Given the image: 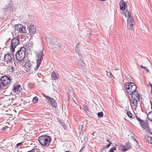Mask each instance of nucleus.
I'll use <instances>...</instances> for the list:
<instances>
[{"mask_svg":"<svg viewBox=\"0 0 152 152\" xmlns=\"http://www.w3.org/2000/svg\"><path fill=\"white\" fill-rule=\"evenodd\" d=\"M37 149H32L30 151H28L27 152H36V151H37Z\"/></svg>","mask_w":152,"mask_h":152,"instance_id":"2f4dec72","label":"nucleus"},{"mask_svg":"<svg viewBox=\"0 0 152 152\" xmlns=\"http://www.w3.org/2000/svg\"><path fill=\"white\" fill-rule=\"evenodd\" d=\"M51 140V138L49 136L46 135L40 136L38 138L39 142L42 145L46 147L49 146Z\"/></svg>","mask_w":152,"mask_h":152,"instance_id":"f257e3e1","label":"nucleus"},{"mask_svg":"<svg viewBox=\"0 0 152 152\" xmlns=\"http://www.w3.org/2000/svg\"><path fill=\"white\" fill-rule=\"evenodd\" d=\"M65 152H70V151H66Z\"/></svg>","mask_w":152,"mask_h":152,"instance_id":"864d4df0","label":"nucleus"},{"mask_svg":"<svg viewBox=\"0 0 152 152\" xmlns=\"http://www.w3.org/2000/svg\"><path fill=\"white\" fill-rule=\"evenodd\" d=\"M19 44H20V42L19 39L16 38L12 39L11 41V45L10 48L11 51L14 52L15 48Z\"/></svg>","mask_w":152,"mask_h":152,"instance_id":"423d86ee","label":"nucleus"},{"mask_svg":"<svg viewBox=\"0 0 152 152\" xmlns=\"http://www.w3.org/2000/svg\"><path fill=\"white\" fill-rule=\"evenodd\" d=\"M22 90V88L19 84H18L17 86H15L13 89L14 92L16 93H18L20 92Z\"/></svg>","mask_w":152,"mask_h":152,"instance_id":"2eb2a0df","label":"nucleus"},{"mask_svg":"<svg viewBox=\"0 0 152 152\" xmlns=\"http://www.w3.org/2000/svg\"><path fill=\"white\" fill-rule=\"evenodd\" d=\"M107 75L110 78H111L112 77V75L111 72L108 71H106Z\"/></svg>","mask_w":152,"mask_h":152,"instance_id":"c756f323","label":"nucleus"},{"mask_svg":"<svg viewBox=\"0 0 152 152\" xmlns=\"http://www.w3.org/2000/svg\"><path fill=\"white\" fill-rule=\"evenodd\" d=\"M8 42V41H7V42H6V43H5V44H6H6L7 43V42Z\"/></svg>","mask_w":152,"mask_h":152,"instance_id":"3c124183","label":"nucleus"},{"mask_svg":"<svg viewBox=\"0 0 152 152\" xmlns=\"http://www.w3.org/2000/svg\"><path fill=\"white\" fill-rule=\"evenodd\" d=\"M114 69H115V70H117V69H116V68H114Z\"/></svg>","mask_w":152,"mask_h":152,"instance_id":"5fc2aeb1","label":"nucleus"},{"mask_svg":"<svg viewBox=\"0 0 152 152\" xmlns=\"http://www.w3.org/2000/svg\"><path fill=\"white\" fill-rule=\"evenodd\" d=\"M61 125L65 129L66 128V125L64 123H62Z\"/></svg>","mask_w":152,"mask_h":152,"instance_id":"c9c22d12","label":"nucleus"},{"mask_svg":"<svg viewBox=\"0 0 152 152\" xmlns=\"http://www.w3.org/2000/svg\"><path fill=\"white\" fill-rule=\"evenodd\" d=\"M122 13L123 14L126 18L127 17L128 18L131 16V13L127 10L125 12H122Z\"/></svg>","mask_w":152,"mask_h":152,"instance_id":"aec40b11","label":"nucleus"},{"mask_svg":"<svg viewBox=\"0 0 152 152\" xmlns=\"http://www.w3.org/2000/svg\"><path fill=\"white\" fill-rule=\"evenodd\" d=\"M51 46H55L56 48H61L62 47L61 44L57 41H54L51 42L50 44Z\"/></svg>","mask_w":152,"mask_h":152,"instance_id":"4468645a","label":"nucleus"},{"mask_svg":"<svg viewBox=\"0 0 152 152\" xmlns=\"http://www.w3.org/2000/svg\"><path fill=\"white\" fill-rule=\"evenodd\" d=\"M0 80L1 84L3 85L4 87L8 86L10 83V78L6 75L1 77Z\"/></svg>","mask_w":152,"mask_h":152,"instance_id":"0eeeda50","label":"nucleus"},{"mask_svg":"<svg viewBox=\"0 0 152 152\" xmlns=\"http://www.w3.org/2000/svg\"><path fill=\"white\" fill-rule=\"evenodd\" d=\"M84 108L85 110L87 111H88V107L86 105H85Z\"/></svg>","mask_w":152,"mask_h":152,"instance_id":"f704fd0d","label":"nucleus"},{"mask_svg":"<svg viewBox=\"0 0 152 152\" xmlns=\"http://www.w3.org/2000/svg\"><path fill=\"white\" fill-rule=\"evenodd\" d=\"M4 87V86L3 85H2V84H0V90L1 89H2Z\"/></svg>","mask_w":152,"mask_h":152,"instance_id":"58836bf2","label":"nucleus"},{"mask_svg":"<svg viewBox=\"0 0 152 152\" xmlns=\"http://www.w3.org/2000/svg\"><path fill=\"white\" fill-rule=\"evenodd\" d=\"M116 150V148L113 147L110 149L109 152H114V151H115Z\"/></svg>","mask_w":152,"mask_h":152,"instance_id":"7c9ffc66","label":"nucleus"},{"mask_svg":"<svg viewBox=\"0 0 152 152\" xmlns=\"http://www.w3.org/2000/svg\"><path fill=\"white\" fill-rule=\"evenodd\" d=\"M140 66H141V67L142 68L143 67V66L142 65H141Z\"/></svg>","mask_w":152,"mask_h":152,"instance_id":"8fccbe9b","label":"nucleus"},{"mask_svg":"<svg viewBox=\"0 0 152 152\" xmlns=\"http://www.w3.org/2000/svg\"><path fill=\"white\" fill-rule=\"evenodd\" d=\"M37 150H37V152H39V150L38 149H37Z\"/></svg>","mask_w":152,"mask_h":152,"instance_id":"603ef678","label":"nucleus"},{"mask_svg":"<svg viewBox=\"0 0 152 152\" xmlns=\"http://www.w3.org/2000/svg\"><path fill=\"white\" fill-rule=\"evenodd\" d=\"M131 148V146L130 145H128V144H127L125 146H123V147H122V151L124 152L126 151L127 150L130 148Z\"/></svg>","mask_w":152,"mask_h":152,"instance_id":"4be33fe9","label":"nucleus"},{"mask_svg":"<svg viewBox=\"0 0 152 152\" xmlns=\"http://www.w3.org/2000/svg\"><path fill=\"white\" fill-rule=\"evenodd\" d=\"M13 7V4L11 0L8 1V4L6 6V9H10Z\"/></svg>","mask_w":152,"mask_h":152,"instance_id":"6ab92c4d","label":"nucleus"},{"mask_svg":"<svg viewBox=\"0 0 152 152\" xmlns=\"http://www.w3.org/2000/svg\"><path fill=\"white\" fill-rule=\"evenodd\" d=\"M145 71L147 72H149V70L148 69V68H146V69H145Z\"/></svg>","mask_w":152,"mask_h":152,"instance_id":"37998d69","label":"nucleus"},{"mask_svg":"<svg viewBox=\"0 0 152 152\" xmlns=\"http://www.w3.org/2000/svg\"><path fill=\"white\" fill-rule=\"evenodd\" d=\"M136 97L138 99H140V95L138 94H136Z\"/></svg>","mask_w":152,"mask_h":152,"instance_id":"4c0bfd02","label":"nucleus"},{"mask_svg":"<svg viewBox=\"0 0 152 152\" xmlns=\"http://www.w3.org/2000/svg\"><path fill=\"white\" fill-rule=\"evenodd\" d=\"M18 61L20 62V65L22 66H24L29 62V60H28V58L26 57H24L22 60Z\"/></svg>","mask_w":152,"mask_h":152,"instance_id":"ddd939ff","label":"nucleus"},{"mask_svg":"<svg viewBox=\"0 0 152 152\" xmlns=\"http://www.w3.org/2000/svg\"><path fill=\"white\" fill-rule=\"evenodd\" d=\"M22 144V142H20L17 143L16 145V148L18 146Z\"/></svg>","mask_w":152,"mask_h":152,"instance_id":"ea45409f","label":"nucleus"},{"mask_svg":"<svg viewBox=\"0 0 152 152\" xmlns=\"http://www.w3.org/2000/svg\"><path fill=\"white\" fill-rule=\"evenodd\" d=\"M142 68H143V69H146V67H145V66H143V67Z\"/></svg>","mask_w":152,"mask_h":152,"instance_id":"de8ad7c7","label":"nucleus"},{"mask_svg":"<svg viewBox=\"0 0 152 152\" xmlns=\"http://www.w3.org/2000/svg\"><path fill=\"white\" fill-rule=\"evenodd\" d=\"M43 49L42 51L41 50L36 55V57L37 58L36 68V69H38L39 66L40 65L43 58Z\"/></svg>","mask_w":152,"mask_h":152,"instance_id":"20e7f679","label":"nucleus"},{"mask_svg":"<svg viewBox=\"0 0 152 152\" xmlns=\"http://www.w3.org/2000/svg\"><path fill=\"white\" fill-rule=\"evenodd\" d=\"M6 129V128L5 127H3V128H2V130H5V129Z\"/></svg>","mask_w":152,"mask_h":152,"instance_id":"a18cd8bd","label":"nucleus"},{"mask_svg":"<svg viewBox=\"0 0 152 152\" xmlns=\"http://www.w3.org/2000/svg\"><path fill=\"white\" fill-rule=\"evenodd\" d=\"M13 56H11L10 54H7L4 56V61L7 64L11 63L12 60Z\"/></svg>","mask_w":152,"mask_h":152,"instance_id":"f8f14e48","label":"nucleus"},{"mask_svg":"<svg viewBox=\"0 0 152 152\" xmlns=\"http://www.w3.org/2000/svg\"><path fill=\"white\" fill-rule=\"evenodd\" d=\"M111 143L110 142V143L108 144L106 146V147H105L106 148H107L108 147H109L111 144Z\"/></svg>","mask_w":152,"mask_h":152,"instance_id":"a19ab883","label":"nucleus"},{"mask_svg":"<svg viewBox=\"0 0 152 152\" xmlns=\"http://www.w3.org/2000/svg\"><path fill=\"white\" fill-rule=\"evenodd\" d=\"M150 102L151 105V109H152V102L151 101H150Z\"/></svg>","mask_w":152,"mask_h":152,"instance_id":"49530a36","label":"nucleus"},{"mask_svg":"<svg viewBox=\"0 0 152 152\" xmlns=\"http://www.w3.org/2000/svg\"><path fill=\"white\" fill-rule=\"evenodd\" d=\"M149 85H150V86H151V93H152V84L151 83H150Z\"/></svg>","mask_w":152,"mask_h":152,"instance_id":"79ce46f5","label":"nucleus"},{"mask_svg":"<svg viewBox=\"0 0 152 152\" xmlns=\"http://www.w3.org/2000/svg\"><path fill=\"white\" fill-rule=\"evenodd\" d=\"M125 88L127 92L131 96L137 90V86L133 83H128L125 86Z\"/></svg>","mask_w":152,"mask_h":152,"instance_id":"f03ea898","label":"nucleus"},{"mask_svg":"<svg viewBox=\"0 0 152 152\" xmlns=\"http://www.w3.org/2000/svg\"><path fill=\"white\" fill-rule=\"evenodd\" d=\"M38 101V98L37 96H35L34 97L32 100V102L35 103H37Z\"/></svg>","mask_w":152,"mask_h":152,"instance_id":"393cba45","label":"nucleus"},{"mask_svg":"<svg viewBox=\"0 0 152 152\" xmlns=\"http://www.w3.org/2000/svg\"><path fill=\"white\" fill-rule=\"evenodd\" d=\"M15 29L18 31V32L22 33H27V30L25 26H23L22 24H19L15 25Z\"/></svg>","mask_w":152,"mask_h":152,"instance_id":"6e6552de","label":"nucleus"},{"mask_svg":"<svg viewBox=\"0 0 152 152\" xmlns=\"http://www.w3.org/2000/svg\"><path fill=\"white\" fill-rule=\"evenodd\" d=\"M24 149V148H19L18 151V152H24L23 151V150Z\"/></svg>","mask_w":152,"mask_h":152,"instance_id":"473e14b6","label":"nucleus"},{"mask_svg":"<svg viewBox=\"0 0 152 152\" xmlns=\"http://www.w3.org/2000/svg\"><path fill=\"white\" fill-rule=\"evenodd\" d=\"M135 118L139 122V124H140V123H141L143 120H141L140 118L138 117L137 116H136Z\"/></svg>","mask_w":152,"mask_h":152,"instance_id":"cd10ccee","label":"nucleus"},{"mask_svg":"<svg viewBox=\"0 0 152 152\" xmlns=\"http://www.w3.org/2000/svg\"><path fill=\"white\" fill-rule=\"evenodd\" d=\"M9 40L10 39V38H9Z\"/></svg>","mask_w":152,"mask_h":152,"instance_id":"4d7b16f0","label":"nucleus"},{"mask_svg":"<svg viewBox=\"0 0 152 152\" xmlns=\"http://www.w3.org/2000/svg\"><path fill=\"white\" fill-rule=\"evenodd\" d=\"M51 78L52 80H55L58 79L54 71H53L51 74Z\"/></svg>","mask_w":152,"mask_h":152,"instance_id":"412c9836","label":"nucleus"},{"mask_svg":"<svg viewBox=\"0 0 152 152\" xmlns=\"http://www.w3.org/2000/svg\"><path fill=\"white\" fill-rule=\"evenodd\" d=\"M26 50V48L23 47L21 48L20 50L17 51L15 55L16 59L17 61L22 60L25 57Z\"/></svg>","mask_w":152,"mask_h":152,"instance_id":"7ed1b4c3","label":"nucleus"},{"mask_svg":"<svg viewBox=\"0 0 152 152\" xmlns=\"http://www.w3.org/2000/svg\"><path fill=\"white\" fill-rule=\"evenodd\" d=\"M126 113L127 116L130 118H134L132 117V116L134 117V116L129 111L127 110H126Z\"/></svg>","mask_w":152,"mask_h":152,"instance_id":"5701e85b","label":"nucleus"},{"mask_svg":"<svg viewBox=\"0 0 152 152\" xmlns=\"http://www.w3.org/2000/svg\"><path fill=\"white\" fill-rule=\"evenodd\" d=\"M130 103L132 108L133 109H135L137 107V100L132 97V96L129 100Z\"/></svg>","mask_w":152,"mask_h":152,"instance_id":"9b49d317","label":"nucleus"},{"mask_svg":"<svg viewBox=\"0 0 152 152\" xmlns=\"http://www.w3.org/2000/svg\"><path fill=\"white\" fill-rule=\"evenodd\" d=\"M98 117L99 118L102 117L103 116V113L102 112H101L98 113Z\"/></svg>","mask_w":152,"mask_h":152,"instance_id":"c85d7f7f","label":"nucleus"},{"mask_svg":"<svg viewBox=\"0 0 152 152\" xmlns=\"http://www.w3.org/2000/svg\"><path fill=\"white\" fill-rule=\"evenodd\" d=\"M141 127L144 129L148 132H151V129L149 126V121L148 120H143L140 124Z\"/></svg>","mask_w":152,"mask_h":152,"instance_id":"39448f33","label":"nucleus"},{"mask_svg":"<svg viewBox=\"0 0 152 152\" xmlns=\"http://www.w3.org/2000/svg\"><path fill=\"white\" fill-rule=\"evenodd\" d=\"M28 30L29 33L31 34H34L36 31L35 27L33 25H30Z\"/></svg>","mask_w":152,"mask_h":152,"instance_id":"dca6fc26","label":"nucleus"},{"mask_svg":"<svg viewBox=\"0 0 152 152\" xmlns=\"http://www.w3.org/2000/svg\"><path fill=\"white\" fill-rule=\"evenodd\" d=\"M80 58L81 59V57H80ZM79 64H80V65H81L83 66H84V65H85L84 62L81 59L79 60Z\"/></svg>","mask_w":152,"mask_h":152,"instance_id":"a878e982","label":"nucleus"},{"mask_svg":"<svg viewBox=\"0 0 152 152\" xmlns=\"http://www.w3.org/2000/svg\"><path fill=\"white\" fill-rule=\"evenodd\" d=\"M9 70L10 72H12L14 71V67L12 66H10L9 67Z\"/></svg>","mask_w":152,"mask_h":152,"instance_id":"bb28decb","label":"nucleus"},{"mask_svg":"<svg viewBox=\"0 0 152 152\" xmlns=\"http://www.w3.org/2000/svg\"><path fill=\"white\" fill-rule=\"evenodd\" d=\"M48 100L52 106L54 107H57L56 103L54 99L50 98Z\"/></svg>","mask_w":152,"mask_h":152,"instance_id":"f3484780","label":"nucleus"},{"mask_svg":"<svg viewBox=\"0 0 152 152\" xmlns=\"http://www.w3.org/2000/svg\"><path fill=\"white\" fill-rule=\"evenodd\" d=\"M107 141L108 142H109V140H107Z\"/></svg>","mask_w":152,"mask_h":152,"instance_id":"6e6d98bb","label":"nucleus"},{"mask_svg":"<svg viewBox=\"0 0 152 152\" xmlns=\"http://www.w3.org/2000/svg\"><path fill=\"white\" fill-rule=\"evenodd\" d=\"M150 140H148V142L149 143L152 144V137H151L149 138Z\"/></svg>","mask_w":152,"mask_h":152,"instance_id":"72a5a7b5","label":"nucleus"},{"mask_svg":"<svg viewBox=\"0 0 152 152\" xmlns=\"http://www.w3.org/2000/svg\"><path fill=\"white\" fill-rule=\"evenodd\" d=\"M147 116L149 120L152 121V111L148 113L147 115Z\"/></svg>","mask_w":152,"mask_h":152,"instance_id":"b1692460","label":"nucleus"},{"mask_svg":"<svg viewBox=\"0 0 152 152\" xmlns=\"http://www.w3.org/2000/svg\"><path fill=\"white\" fill-rule=\"evenodd\" d=\"M127 27L129 30H132L133 29L132 26L134 23V20L132 16L129 17L127 18Z\"/></svg>","mask_w":152,"mask_h":152,"instance_id":"9d476101","label":"nucleus"},{"mask_svg":"<svg viewBox=\"0 0 152 152\" xmlns=\"http://www.w3.org/2000/svg\"><path fill=\"white\" fill-rule=\"evenodd\" d=\"M120 9L122 10H124L126 9V4L125 2L123 1H121L119 3Z\"/></svg>","mask_w":152,"mask_h":152,"instance_id":"a211bd4d","label":"nucleus"},{"mask_svg":"<svg viewBox=\"0 0 152 152\" xmlns=\"http://www.w3.org/2000/svg\"><path fill=\"white\" fill-rule=\"evenodd\" d=\"M100 1H106V0H101Z\"/></svg>","mask_w":152,"mask_h":152,"instance_id":"09e8293b","label":"nucleus"},{"mask_svg":"<svg viewBox=\"0 0 152 152\" xmlns=\"http://www.w3.org/2000/svg\"><path fill=\"white\" fill-rule=\"evenodd\" d=\"M25 69L27 72H30L32 73L33 72H35L37 69H36V67H34L33 65L32 64V63L29 62L25 66Z\"/></svg>","mask_w":152,"mask_h":152,"instance_id":"1a4fd4ad","label":"nucleus"},{"mask_svg":"<svg viewBox=\"0 0 152 152\" xmlns=\"http://www.w3.org/2000/svg\"><path fill=\"white\" fill-rule=\"evenodd\" d=\"M78 45V44H77V45H76V48H75V49H76V51H77V49H77V45ZM76 53L78 54L79 56H80V54H79L78 53H77V52H76Z\"/></svg>","mask_w":152,"mask_h":152,"instance_id":"c03bdc74","label":"nucleus"},{"mask_svg":"<svg viewBox=\"0 0 152 152\" xmlns=\"http://www.w3.org/2000/svg\"><path fill=\"white\" fill-rule=\"evenodd\" d=\"M42 94L45 97V98L47 99H50V98L48 96H46L44 94L42 93Z\"/></svg>","mask_w":152,"mask_h":152,"instance_id":"e433bc0d","label":"nucleus"}]
</instances>
